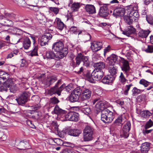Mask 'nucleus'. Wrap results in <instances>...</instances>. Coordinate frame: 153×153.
<instances>
[{
    "instance_id": "1",
    "label": "nucleus",
    "mask_w": 153,
    "mask_h": 153,
    "mask_svg": "<svg viewBox=\"0 0 153 153\" xmlns=\"http://www.w3.org/2000/svg\"><path fill=\"white\" fill-rule=\"evenodd\" d=\"M104 104L102 101L98 102L95 106V109L97 111H101V120L104 123L111 122L114 118L113 113L107 108H104Z\"/></svg>"
},
{
    "instance_id": "2",
    "label": "nucleus",
    "mask_w": 153,
    "mask_h": 153,
    "mask_svg": "<svg viewBox=\"0 0 153 153\" xmlns=\"http://www.w3.org/2000/svg\"><path fill=\"white\" fill-rule=\"evenodd\" d=\"M104 75L103 71H96L94 70L91 73L88 72L86 74V77L89 82L92 83H95V80H100Z\"/></svg>"
},
{
    "instance_id": "3",
    "label": "nucleus",
    "mask_w": 153,
    "mask_h": 153,
    "mask_svg": "<svg viewBox=\"0 0 153 153\" xmlns=\"http://www.w3.org/2000/svg\"><path fill=\"white\" fill-rule=\"evenodd\" d=\"M61 84V80L59 79L55 86L49 90V93L51 95L54 94H56L58 96L60 95L61 92L65 89V84H64L58 88L59 86Z\"/></svg>"
},
{
    "instance_id": "4",
    "label": "nucleus",
    "mask_w": 153,
    "mask_h": 153,
    "mask_svg": "<svg viewBox=\"0 0 153 153\" xmlns=\"http://www.w3.org/2000/svg\"><path fill=\"white\" fill-rule=\"evenodd\" d=\"M93 131V129L91 126L85 127L83 131V137L85 141H89L92 139Z\"/></svg>"
},
{
    "instance_id": "5",
    "label": "nucleus",
    "mask_w": 153,
    "mask_h": 153,
    "mask_svg": "<svg viewBox=\"0 0 153 153\" xmlns=\"http://www.w3.org/2000/svg\"><path fill=\"white\" fill-rule=\"evenodd\" d=\"M131 128V123L130 122H127L124 126L122 130L120 133L121 137L126 138L129 135L128 132Z\"/></svg>"
},
{
    "instance_id": "6",
    "label": "nucleus",
    "mask_w": 153,
    "mask_h": 153,
    "mask_svg": "<svg viewBox=\"0 0 153 153\" xmlns=\"http://www.w3.org/2000/svg\"><path fill=\"white\" fill-rule=\"evenodd\" d=\"M29 96V93L27 91H25L18 98L16 99V100L19 104L22 105L27 102V97Z\"/></svg>"
},
{
    "instance_id": "7",
    "label": "nucleus",
    "mask_w": 153,
    "mask_h": 153,
    "mask_svg": "<svg viewBox=\"0 0 153 153\" xmlns=\"http://www.w3.org/2000/svg\"><path fill=\"white\" fill-rule=\"evenodd\" d=\"M121 59V61L123 63V65L121 67L122 70L125 72L127 76L129 73L130 68L129 66L128 62L126 60H125L123 58L120 57Z\"/></svg>"
},
{
    "instance_id": "8",
    "label": "nucleus",
    "mask_w": 153,
    "mask_h": 153,
    "mask_svg": "<svg viewBox=\"0 0 153 153\" xmlns=\"http://www.w3.org/2000/svg\"><path fill=\"white\" fill-rule=\"evenodd\" d=\"M82 93L80 97L81 100H85L89 99L91 95V91L88 88H82Z\"/></svg>"
},
{
    "instance_id": "9",
    "label": "nucleus",
    "mask_w": 153,
    "mask_h": 153,
    "mask_svg": "<svg viewBox=\"0 0 153 153\" xmlns=\"http://www.w3.org/2000/svg\"><path fill=\"white\" fill-rule=\"evenodd\" d=\"M124 114H121L118 116L114 122L115 126H122L126 120Z\"/></svg>"
},
{
    "instance_id": "10",
    "label": "nucleus",
    "mask_w": 153,
    "mask_h": 153,
    "mask_svg": "<svg viewBox=\"0 0 153 153\" xmlns=\"http://www.w3.org/2000/svg\"><path fill=\"white\" fill-rule=\"evenodd\" d=\"M52 35L49 33H47L42 36L40 40V45L42 46H44L46 44L48 41L52 38Z\"/></svg>"
},
{
    "instance_id": "11",
    "label": "nucleus",
    "mask_w": 153,
    "mask_h": 153,
    "mask_svg": "<svg viewBox=\"0 0 153 153\" xmlns=\"http://www.w3.org/2000/svg\"><path fill=\"white\" fill-rule=\"evenodd\" d=\"M91 48L92 51L96 52L100 50L102 48V42H94L91 43Z\"/></svg>"
},
{
    "instance_id": "12",
    "label": "nucleus",
    "mask_w": 153,
    "mask_h": 153,
    "mask_svg": "<svg viewBox=\"0 0 153 153\" xmlns=\"http://www.w3.org/2000/svg\"><path fill=\"white\" fill-rule=\"evenodd\" d=\"M118 58L117 56L114 54H112L108 57L106 59V61L108 66L115 65Z\"/></svg>"
},
{
    "instance_id": "13",
    "label": "nucleus",
    "mask_w": 153,
    "mask_h": 153,
    "mask_svg": "<svg viewBox=\"0 0 153 153\" xmlns=\"http://www.w3.org/2000/svg\"><path fill=\"white\" fill-rule=\"evenodd\" d=\"M52 49L55 51L58 52L64 50V48L63 43L61 41L56 42L53 44Z\"/></svg>"
},
{
    "instance_id": "14",
    "label": "nucleus",
    "mask_w": 153,
    "mask_h": 153,
    "mask_svg": "<svg viewBox=\"0 0 153 153\" xmlns=\"http://www.w3.org/2000/svg\"><path fill=\"white\" fill-rule=\"evenodd\" d=\"M99 13L100 16H101L104 17L107 16L109 14L108 7L105 5L101 6L100 8Z\"/></svg>"
},
{
    "instance_id": "15",
    "label": "nucleus",
    "mask_w": 153,
    "mask_h": 153,
    "mask_svg": "<svg viewBox=\"0 0 153 153\" xmlns=\"http://www.w3.org/2000/svg\"><path fill=\"white\" fill-rule=\"evenodd\" d=\"M94 66L95 68L94 70H95V71H96V70L103 71L102 70L105 68V65L104 63L103 62H100L94 63Z\"/></svg>"
},
{
    "instance_id": "16",
    "label": "nucleus",
    "mask_w": 153,
    "mask_h": 153,
    "mask_svg": "<svg viewBox=\"0 0 153 153\" xmlns=\"http://www.w3.org/2000/svg\"><path fill=\"white\" fill-rule=\"evenodd\" d=\"M85 8L86 12L89 14H94L96 13V9L94 5L87 4Z\"/></svg>"
},
{
    "instance_id": "17",
    "label": "nucleus",
    "mask_w": 153,
    "mask_h": 153,
    "mask_svg": "<svg viewBox=\"0 0 153 153\" xmlns=\"http://www.w3.org/2000/svg\"><path fill=\"white\" fill-rule=\"evenodd\" d=\"M137 113L139 114L140 116L146 118L149 117L151 116L152 114L151 113L147 110L141 111L140 109H138L137 110Z\"/></svg>"
},
{
    "instance_id": "18",
    "label": "nucleus",
    "mask_w": 153,
    "mask_h": 153,
    "mask_svg": "<svg viewBox=\"0 0 153 153\" xmlns=\"http://www.w3.org/2000/svg\"><path fill=\"white\" fill-rule=\"evenodd\" d=\"M114 79V76L111 75H107L104 76L102 80V82L105 84L111 83Z\"/></svg>"
},
{
    "instance_id": "19",
    "label": "nucleus",
    "mask_w": 153,
    "mask_h": 153,
    "mask_svg": "<svg viewBox=\"0 0 153 153\" xmlns=\"http://www.w3.org/2000/svg\"><path fill=\"white\" fill-rule=\"evenodd\" d=\"M53 112L54 113L57 114L58 117H61L63 114L65 113L66 111L62 109L56 105L54 107Z\"/></svg>"
},
{
    "instance_id": "20",
    "label": "nucleus",
    "mask_w": 153,
    "mask_h": 153,
    "mask_svg": "<svg viewBox=\"0 0 153 153\" xmlns=\"http://www.w3.org/2000/svg\"><path fill=\"white\" fill-rule=\"evenodd\" d=\"M135 31V29L132 26H130L123 32V33L128 36H129L132 34L134 33Z\"/></svg>"
},
{
    "instance_id": "21",
    "label": "nucleus",
    "mask_w": 153,
    "mask_h": 153,
    "mask_svg": "<svg viewBox=\"0 0 153 153\" xmlns=\"http://www.w3.org/2000/svg\"><path fill=\"white\" fill-rule=\"evenodd\" d=\"M150 145L149 143L145 142L142 144L141 151L142 153H146L150 149Z\"/></svg>"
},
{
    "instance_id": "22",
    "label": "nucleus",
    "mask_w": 153,
    "mask_h": 153,
    "mask_svg": "<svg viewBox=\"0 0 153 153\" xmlns=\"http://www.w3.org/2000/svg\"><path fill=\"white\" fill-rule=\"evenodd\" d=\"M82 55L81 53H79L76 57V64H74V62H72V64L74 68L76 67L77 65H79L80 62L82 61Z\"/></svg>"
},
{
    "instance_id": "23",
    "label": "nucleus",
    "mask_w": 153,
    "mask_h": 153,
    "mask_svg": "<svg viewBox=\"0 0 153 153\" xmlns=\"http://www.w3.org/2000/svg\"><path fill=\"white\" fill-rule=\"evenodd\" d=\"M56 56L57 57L56 58V60H58L65 56L68 53V52L67 49H64L62 51H58Z\"/></svg>"
},
{
    "instance_id": "24",
    "label": "nucleus",
    "mask_w": 153,
    "mask_h": 153,
    "mask_svg": "<svg viewBox=\"0 0 153 153\" xmlns=\"http://www.w3.org/2000/svg\"><path fill=\"white\" fill-rule=\"evenodd\" d=\"M57 80V78L55 76H49L46 80V85L48 86H50Z\"/></svg>"
},
{
    "instance_id": "25",
    "label": "nucleus",
    "mask_w": 153,
    "mask_h": 153,
    "mask_svg": "<svg viewBox=\"0 0 153 153\" xmlns=\"http://www.w3.org/2000/svg\"><path fill=\"white\" fill-rule=\"evenodd\" d=\"M31 44V41L28 37H26L24 38L23 43V46L24 49H28L30 47Z\"/></svg>"
},
{
    "instance_id": "26",
    "label": "nucleus",
    "mask_w": 153,
    "mask_h": 153,
    "mask_svg": "<svg viewBox=\"0 0 153 153\" xmlns=\"http://www.w3.org/2000/svg\"><path fill=\"white\" fill-rule=\"evenodd\" d=\"M46 57L48 59H55L57 57L54 52L51 51H47L45 55Z\"/></svg>"
},
{
    "instance_id": "27",
    "label": "nucleus",
    "mask_w": 153,
    "mask_h": 153,
    "mask_svg": "<svg viewBox=\"0 0 153 153\" xmlns=\"http://www.w3.org/2000/svg\"><path fill=\"white\" fill-rule=\"evenodd\" d=\"M81 133V131L80 130L76 129L69 130L68 131V134L71 136H77Z\"/></svg>"
},
{
    "instance_id": "28",
    "label": "nucleus",
    "mask_w": 153,
    "mask_h": 153,
    "mask_svg": "<svg viewBox=\"0 0 153 153\" xmlns=\"http://www.w3.org/2000/svg\"><path fill=\"white\" fill-rule=\"evenodd\" d=\"M108 69L109 72L111 74L110 75L114 76L116 74L117 67L115 65L108 66Z\"/></svg>"
},
{
    "instance_id": "29",
    "label": "nucleus",
    "mask_w": 153,
    "mask_h": 153,
    "mask_svg": "<svg viewBox=\"0 0 153 153\" xmlns=\"http://www.w3.org/2000/svg\"><path fill=\"white\" fill-rule=\"evenodd\" d=\"M10 87V84L8 80H6L4 82L2 86L0 88V91L1 92H6L7 88Z\"/></svg>"
},
{
    "instance_id": "30",
    "label": "nucleus",
    "mask_w": 153,
    "mask_h": 153,
    "mask_svg": "<svg viewBox=\"0 0 153 153\" xmlns=\"http://www.w3.org/2000/svg\"><path fill=\"white\" fill-rule=\"evenodd\" d=\"M150 32V31L149 30H142L138 32V34L140 37L142 38H146L148 36Z\"/></svg>"
},
{
    "instance_id": "31",
    "label": "nucleus",
    "mask_w": 153,
    "mask_h": 153,
    "mask_svg": "<svg viewBox=\"0 0 153 153\" xmlns=\"http://www.w3.org/2000/svg\"><path fill=\"white\" fill-rule=\"evenodd\" d=\"M71 112L67 113L66 112L65 114H63L60 118V120L62 121L67 120L71 121Z\"/></svg>"
},
{
    "instance_id": "32",
    "label": "nucleus",
    "mask_w": 153,
    "mask_h": 153,
    "mask_svg": "<svg viewBox=\"0 0 153 153\" xmlns=\"http://www.w3.org/2000/svg\"><path fill=\"white\" fill-rule=\"evenodd\" d=\"M13 32L12 33L13 34L18 35L19 36V39L18 41V42H19L22 38V30L17 28H14L13 30Z\"/></svg>"
},
{
    "instance_id": "33",
    "label": "nucleus",
    "mask_w": 153,
    "mask_h": 153,
    "mask_svg": "<svg viewBox=\"0 0 153 153\" xmlns=\"http://www.w3.org/2000/svg\"><path fill=\"white\" fill-rule=\"evenodd\" d=\"M55 21L57 23V28L60 30H62L64 27V24L59 18H56Z\"/></svg>"
},
{
    "instance_id": "34",
    "label": "nucleus",
    "mask_w": 153,
    "mask_h": 153,
    "mask_svg": "<svg viewBox=\"0 0 153 153\" xmlns=\"http://www.w3.org/2000/svg\"><path fill=\"white\" fill-rule=\"evenodd\" d=\"M70 31L75 34H78V35L82 34H83L84 31L80 30H77V27L75 26L71 27L70 28Z\"/></svg>"
},
{
    "instance_id": "35",
    "label": "nucleus",
    "mask_w": 153,
    "mask_h": 153,
    "mask_svg": "<svg viewBox=\"0 0 153 153\" xmlns=\"http://www.w3.org/2000/svg\"><path fill=\"white\" fill-rule=\"evenodd\" d=\"M79 119V114L76 112H71V121H77Z\"/></svg>"
},
{
    "instance_id": "36",
    "label": "nucleus",
    "mask_w": 153,
    "mask_h": 153,
    "mask_svg": "<svg viewBox=\"0 0 153 153\" xmlns=\"http://www.w3.org/2000/svg\"><path fill=\"white\" fill-rule=\"evenodd\" d=\"M124 10L122 11L120 9H117L114 10L113 13L114 16L117 17L118 16H121L124 15Z\"/></svg>"
},
{
    "instance_id": "37",
    "label": "nucleus",
    "mask_w": 153,
    "mask_h": 153,
    "mask_svg": "<svg viewBox=\"0 0 153 153\" xmlns=\"http://www.w3.org/2000/svg\"><path fill=\"white\" fill-rule=\"evenodd\" d=\"M79 97L72 93L69 97V100L71 102H74L77 101Z\"/></svg>"
},
{
    "instance_id": "38",
    "label": "nucleus",
    "mask_w": 153,
    "mask_h": 153,
    "mask_svg": "<svg viewBox=\"0 0 153 153\" xmlns=\"http://www.w3.org/2000/svg\"><path fill=\"white\" fill-rule=\"evenodd\" d=\"M80 3L78 2H74L72 5L71 8L73 11H77L81 6Z\"/></svg>"
},
{
    "instance_id": "39",
    "label": "nucleus",
    "mask_w": 153,
    "mask_h": 153,
    "mask_svg": "<svg viewBox=\"0 0 153 153\" xmlns=\"http://www.w3.org/2000/svg\"><path fill=\"white\" fill-rule=\"evenodd\" d=\"M85 106H86V107L82 108V111L85 114L88 115L91 113V109L86 104H85Z\"/></svg>"
},
{
    "instance_id": "40",
    "label": "nucleus",
    "mask_w": 153,
    "mask_h": 153,
    "mask_svg": "<svg viewBox=\"0 0 153 153\" xmlns=\"http://www.w3.org/2000/svg\"><path fill=\"white\" fill-rule=\"evenodd\" d=\"M82 88L77 87L74 90L72 93L80 97V95L82 94Z\"/></svg>"
},
{
    "instance_id": "41",
    "label": "nucleus",
    "mask_w": 153,
    "mask_h": 153,
    "mask_svg": "<svg viewBox=\"0 0 153 153\" xmlns=\"http://www.w3.org/2000/svg\"><path fill=\"white\" fill-rule=\"evenodd\" d=\"M146 47L143 48V50L146 53H152L153 52V46L151 45H146Z\"/></svg>"
},
{
    "instance_id": "42",
    "label": "nucleus",
    "mask_w": 153,
    "mask_h": 153,
    "mask_svg": "<svg viewBox=\"0 0 153 153\" xmlns=\"http://www.w3.org/2000/svg\"><path fill=\"white\" fill-rule=\"evenodd\" d=\"M129 16L133 19L135 18H137L139 17V14L138 12L135 10L131 11L129 14Z\"/></svg>"
},
{
    "instance_id": "43",
    "label": "nucleus",
    "mask_w": 153,
    "mask_h": 153,
    "mask_svg": "<svg viewBox=\"0 0 153 153\" xmlns=\"http://www.w3.org/2000/svg\"><path fill=\"white\" fill-rule=\"evenodd\" d=\"M124 19L126 22L129 25L131 24L133 21V19L130 17L129 15V16H125Z\"/></svg>"
},
{
    "instance_id": "44",
    "label": "nucleus",
    "mask_w": 153,
    "mask_h": 153,
    "mask_svg": "<svg viewBox=\"0 0 153 153\" xmlns=\"http://www.w3.org/2000/svg\"><path fill=\"white\" fill-rule=\"evenodd\" d=\"M82 62H83V65L86 66L88 67L89 65V62L88 61V56L82 55Z\"/></svg>"
},
{
    "instance_id": "45",
    "label": "nucleus",
    "mask_w": 153,
    "mask_h": 153,
    "mask_svg": "<svg viewBox=\"0 0 153 153\" xmlns=\"http://www.w3.org/2000/svg\"><path fill=\"white\" fill-rule=\"evenodd\" d=\"M49 12L51 13L53 12L56 15L59 12V9L58 8L54 7H50L49 8Z\"/></svg>"
},
{
    "instance_id": "46",
    "label": "nucleus",
    "mask_w": 153,
    "mask_h": 153,
    "mask_svg": "<svg viewBox=\"0 0 153 153\" xmlns=\"http://www.w3.org/2000/svg\"><path fill=\"white\" fill-rule=\"evenodd\" d=\"M119 80L123 84H124L127 80L123 73L121 72L119 76Z\"/></svg>"
},
{
    "instance_id": "47",
    "label": "nucleus",
    "mask_w": 153,
    "mask_h": 153,
    "mask_svg": "<svg viewBox=\"0 0 153 153\" xmlns=\"http://www.w3.org/2000/svg\"><path fill=\"white\" fill-rule=\"evenodd\" d=\"M150 83V82L145 80L144 79H141L139 82V83L140 84L143 85L145 87H147Z\"/></svg>"
},
{
    "instance_id": "48",
    "label": "nucleus",
    "mask_w": 153,
    "mask_h": 153,
    "mask_svg": "<svg viewBox=\"0 0 153 153\" xmlns=\"http://www.w3.org/2000/svg\"><path fill=\"white\" fill-rule=\"evenodd\" d=\"M132 95L133 96H135L140 93L141 90L137 89L136 87H134L132 90Z\"/></svg>"
},
{
    "instance_id": "49",
    "label": "nucleus",
    "mask_w": 153,
    "mask_h": 153,
    "mask_svg": "<svg viewBox=\"0 0 153 153\" xmlns=\"http://www.w3.org/2000/svg\"><path fill=\"white\" fill-rule=\"evenodd\" d=\"M133 85L131 84L126 86L124 88L125 90L124 91V94L125 95H127L128 94V91L130 89V88Z\"/></svg>"
},
{
    "instance_id": "50",
    "label": "nucleus",
    "mask_w": 153,
    "mask_h": 153,
    "mask_svg": "<svg viewBox=\"0 0 153 153\" xmlns=\"http://www.w3.org/2000/svg\"><path fill=\"white\" fill-rule=\"evenodd\" d=\"M59 102V101L57 98L54 97L50 99V102L51 103L56 104Z\"/></svg>"
},
{
    "instance_id": "51",
    "label": "nucleus",
    "mask_w": 153,
    "mask_h": 153,
    "mask_svg": "<svg viewBox=\"0 0 153 153\" xmlns=\"http://www.w3.org/2000/svg\"><path fill=\"white\" fill-rule=\"evenodd\" d=\"M37 50V47L35 46L33 51L31 52L30 53V56H38Z\"/></svg>"
},
{
    "instance_id": "52",
    "label": "nucleus",
    "mask_w": 153,
    "mask_h": 153,
    "mask_svg": "<svg viewBox=\"0 0 153 153\" xmlns=\"http://www.w3.org/2000/svg\"><path fill=\"white\" fill-rule=\"evenodd\" d=\"M153 126V122L151 119L146 123L145 126V128H148Z\"/></svg>"
},
{
    "instance_id": "53",
    "label": "nucleus",
    "mask_w": 153,
    "mask_h": 153,
    "mask_svg": "<svg viewBox=\"0 0 153 153\" xmlns=\"http://www.w3.org/2000/svg\"><path fill=\"white\" fill-rule=\"evenodd\" d=\"M91 36L89 33H87L84 35L83 39L85 42L89 41L91 39Z\"/></svg>"
},
{
    "instance_id": "54",
    "label": "nucleus",
    "mask_w": 153,
    "mask_h": 153,
    "mask_svg": "<svg viewBox=\"0 0 153 153\" xmlns=\"http://www.w3.org/2000/svg\"><path fill=\"white\" fill-rule=\"evenodd\" d=\"M63 153H75V152L72 149L67 148L64 150Z\"/></svg>"
},
{
    "instance_id": "55",
    "label": "nucleus",
    "mask_w": 153,
    "mask_h": 153,
    "mask_svg": "<svg viewBox=\"0 0 153 153\" xmlns=\"http://www.w3.org/2000/svg\"><path fill=\"white\" fill-rule=\"evenodd\" d=\"M111 50V47L110 45H108L107 47L105 48L104 50V56H105L106 54L110 51Z\"/></svg>"
},
{
    "instance_id": "56",
    "label": "nucleus",
    "mask_w": 153,
    "mask_h": 153,
    "mask_svg": "<svg viewBox=\"0 0 153 153\" xmlns=\"http://www.w3.org/2000/svg\"><path fill=\"white\" fill-rule=\"evenodd\" d=\"M63 145L64 146L70 147H73L74 146V145L73 144L68 142H64L63 143Z\"/></svg>"
},
{
    "instance_id": "57",
    "label": "nucleus",
    "mask_w": 153,
    "mask_h": 153,
    "mask_svg": "<svg viewBox=\"0 0 153 153\" xmlns=\"http://www.w3.org/2000/svg\"><path fill=\"white\" fill-rule=\"evenodd\" d=\"M153 132V129L147 130L145 128V130H143V133L144 135H146V134L150 133Z\"/></svg>"
},
{
    "instance_id": "58",
    "label": "nucleus",
    "mask_w": 153,
    "mask_h": 153,
    "mask_svg": "<svg viewBox=\"0 0 153 153\" xmlns=\"http://www.w3.org/2000/svg\"><path fill=\"white\" fill-rule=\"evenodd\" d=\"M27 123L30 127L32 128H34L35 127L34 125L32 124V122L30 120H27Z\"/></svg>"
},
{
    "instance_id": "59",
    "label": "nucleus",
    "mask_w": 153,
    "mask_h": 153,
    "mask_svg": "<svg viewBox=\"0 0 153 153\" xmlns=\"http://www.w3.org/2000/svg\"><path fill=\"white\" fill-rule=\"evenodd\" d=\"M5 15L6 17H8L10 18H14L15 16V15L13 13H5Z\"/></svg>"
},
{
    "instance_id": "60",
    "label": "nucleus",
    "mask_w": 153,
    "mask_h": 153,
    "mask_svg": "<svg viewBox=\"0 0 153 153\" xmlns=\"http://www.w3.org/2000/svg\"><path fill=\"white\" fill-rule=\"evenodd\" d=\"M27 62L26 60L25 59H22V60L20 64L21 67H24L26 66L27 65Z\"/></svg>"
},
{
    "instance_id": "61",
    "label": "nucleus",
    "mask_w": 153,
    "mask_h": 153,
    "mask_svg": "<svg viewBox=\"0 0 153 153\" xmlns=\"http://www.w3.org/2000/svg\"><path fill=\"white\" fill-rule=\"evenodd\" d=\"M78 149L81 151H87V149L86 148H85V146H82L78 147Z\"/></svg>"
},
{
    "instance_id": "62",
    "label": "nucleus",
    "mask_w": 153,
    "mask_h": 153,
    "mask_svg": "<svg viewBox=\"0 0 153 153\" xmlns=\"http://www.w3.org/2000/svg\"><path fill=\"white\" fill-rule=\"evenodd\" d=\"M65 88L67 92H69L72 89V87L71 85H68L67 86L65 85Z\"/></svg>"
},
{
    "instance_id": "63",
    "label": "nucleus",
    "mask_w": 153,
    "mask_h": 153,
    "mask_svg": "<svg viewBox=\"0 0 153 153\" xmlns=\"http://www.w3.org/2000/svg\"><path fill=\"white\" fill-rule=\"evenodd\" d=\"M6 74L7 75V78H8V75L7 73H6L5 72H4L3 71H0V76H6Z\"/></svg>"
},
{
    "instance_id": "64",
    "label": "nucleus",
    "mask_w": 153,
    "mask_h": 153,
    "mask_svg": "<svg viewBox=\"0 0 153 153\" xmlns=\"http://www.w3.org/2000/svg\"><path fill=\"white\" fill-rule=\"evenodd\" d=\"M5 76H0V84L2 82L7 80V74Z\"/></svg>"
}]
</instances>
